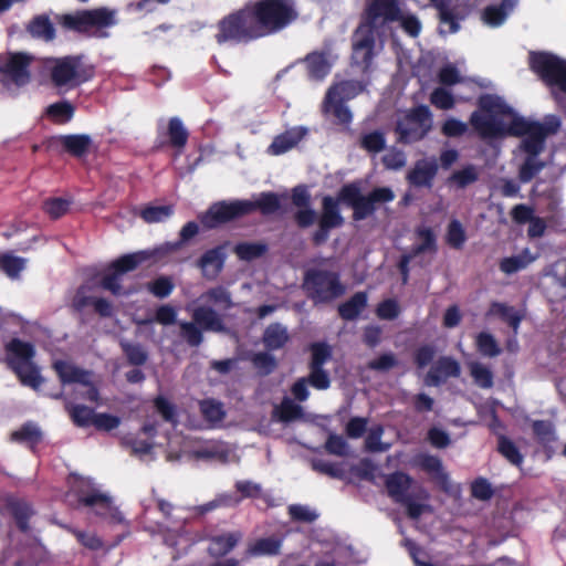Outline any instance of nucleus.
Masks as SVG:
<instances>
[{
	"label": "nucleus",
	"mask_w": 566,
	"mask_h": 566,
	"mask_svg": "<svg viewBox=\"0 0 566 566\" xmlns=\"http://www.w3.org/2000/svg\"><path fill=\"white\" fill-rule=\"evenodd\" d=\"M395 192L389 187H376L367 195H363L359 184L344 185L337 198L325 196L322 199V212L317 218L316 211L311 207V193L306 185L292 188V203L298 208L293 219L300 229H306L317 221V229L312 233L311 240L315 247L327 242L333 229L340 228L345 220L340 213L339 203L352 208L353 219L361 221L371 217L380 205L394 201Z\"/></svg>",
	"instance_id": "f257e3e1"
},
{
	"label": "nucleus",
	"mask_w": 566,
	"mask_h": 566,
	"mask_svg": "<svg viewBox=\"0 0 566 566\" xmlns=\"http://www.w3.org/2000/svg\"><path fill=\"white\" fill-rule=\"evenodd\" d=\"M312 470L346 483L371 482L385 488L388 495L403 505L410 518L417 520L430 512L429 494L421 486L413 485L411 478L402 472L386 473L377 462H311Z\"/></svg>",
	"instance_id": "f03ea898"
},
{
	"label": "nucleus",
	"mask_w": 566,
	"mask_h": 566,
	"mask_svg": "<svg viewBox=\"0 0 566 566\" xmlns=\"http://www.w3.org/2000/svg\"><path fill=\"white\" fill-rule=\"evenodd\" d=\"M401 19V8L398 0H371L363 20L352 36V60L364 73L370 71L376 55V33L378 21L381 24L398 22Z\"/></svg>",
	"instance_id": "7ed1b4c3"
},
{
	"label": "nucleus",
	"mask_w": 566,
	"mask_h": 566,
	"mask_svg": "<svg viewBox=\"0 0 566 566\" xmlns=\"http://www.w3.org/2000/svg\"><path fill=\"white\" fill-rule=\"evenodd\" d=\"M478 106L470 116V124L482 138L503 135L525 136L534 122L518 115L499 96L484 94L479 97Z\"/></svg>",
	"instance_id": "20e7f679"
},
{
	"label": "nucleus",
	"mask_w": 566,
	"mask_h": 566,
	"mask_svg": "<svg viewBox=\"0 0 566 566\" xmlns=\"http://www.w3.org/2000/svg\"><path fill=\"white\" fill-rule=\"evenodd\" d=\"M66 501L76 507H91L93 512L113 524H124L125 517L113 504L111 495L104 492L91 478L72 474Z\"/></svg>",
	"instance_id": "39448f33"
},
{
	"label": "nucleus",
	"mask_w": 566,
	"mask_h": 566,
	"mask_svg": "<svg viewBox=\"0 0 566 566\" xmlns=\"http://www.w3.org/2000/svg\"><path fill=\"white\" fill-rule=\"evenodd\" d=\"M250 7L261 38L277 33L297 18L290 0H258Z\"/></svg>",
	"instance_id": "423d86ee"
},
{
	"label": "nucleus",
	"mask_w": 566,
	"mask_h": 566,
	"mask_svg": "<svg viewBox=\"0 0 566 566\" xmlns=\"http://www.w3.org/2000/svg\"><path fill=\"white\" fill-rule=\"evenodd\" d=\"M218 44L249 43L261 39L250 4L223 17L217 24Z\"/></svg>",
	"instance_id": "0eeeda50"
},
{
	"label": "nucleus",
	"mask_w": 566,
	"mask_h": 566,
	"mask_svg": "<svg viewBox=\"0 0 566 566\" xmlns=\"http://www.w3.org/2000/svg\"><path fill=\"white\" fill-rule=\"evenodd\" d=\"M303 289L314 304L331 303L345 293L339 274L322 269H311L305 272Z\"/></svg>",
	"instance_id": "6e6552de"
},
{
	"label": "nucleus",
	"mask_w": 566,
	"mask_h": 566,
	"mask_svg": "<svg viewBox=\"0 0 566 566\" xmlns=\"http://www.w3.org/2000/svg\"><path fill=\"white\" fill-rule=\"evenodd\" d=\"M192 322L179 323L180 336L190 347H199L203 342V331L221 333L226 331L222 316L211 306H198L192 312Z\"/></svg>",
	"instance_id": "1a4fd4ad"
},
{
	"label": "nucleus",
	"mask_w": 566,
	"mask_h": 566,
	"mask_svg": "<svg viewBox=\"0 0 566 566\" xmlns=\"http://www.w3.org/2000/svg\"><path fill=\"white\" fill-rule=\"evenodd\" d=\"M94 66L83 65L80 56L57 59L50 70L51 82L56 88L74 90L93 78Z\"/></svg>",
	"instance_id": "9d476101"
},
{
	"label": "nucleus",
	"mask_w": 566,
	"mask_h": 566,
	"mask_svg": "<svg viewBox=\"0 0 566 566\" xmlns=\"http://www.w3.org/2000/svg\"><path fill=\"white\" fill-rule=\"evenodd\" d=\"M154 253L149 251H137L119 256L113 261L106 272L99 280V286L111 292L115 296L132 294V291H124L120 284L122 276L130 271L136 270L140 264L153 258Z\"/></svg>",
	"instance_id": "9b49d317"
},
{
	"label": "nucleus",
	"mask_w": 566,
	"mask_h": 566,
	"mask_svg": "<svg viewBox=\"0 0 566 566\" xmlns=\"http://www.w3.org/2000/svg\"><path fill=\"white\" fill-rule=\"evenodd\" d=\"M432 129V113L428 105L421 104L410 108L396 123L395 132L401 144L422 140Z\"/></svg>",
	"instance_id": "f8f14e48"
},
{
	"label": "nucleus",
	"mask_w": 566,
	"mask_h": 566,
	"mask_svg": "<svg viewBox=\"0 0 566 566\" xmlns=\"http://www.w3.org/2000/svg\"><path fill=\"white\" fill-rule=\"evenodd\" d=\"M115 12L107 8L81 10L60 17L63 28L78 33H88L92 29H104L115 24Z\"/></svg>",
	"instance_id": "ddd939ff"
},
{
	"label": "nucleus",
	"mask_w": 566,
	"mask_h": 566,
	"mask_svg": "<svg viewBox=\"0 0 566 566\" xmlns=\"http://www.w3.org/2000/svg\"><path fill=\"white\" fill-rule=\"evenodd\" d=\"M530 67L547 86L558 88L566 73V60L549 52H532Z\"/></svg>",
	"instance_id": "4468645a"
},
{
	"label": "nucleus",
	"mask_w": 566,
	"mask_h": 566,
	"mask_svg": "<svg viewBox=\"0 0 566 566\" xmlns=\"http://www.w3.org/2000/svg\"><path fill=\"white\" fill-rule=\"evenodd\" d=\"M248 207L244 200L216 202L200 216V222L205 228L213 229L222 223L248 216Z\"/></svg>",
	"instance_id": "2eb2a0df"
},
{
	"label": "nucleus",
	"mask_w": 566,
	"mask_h": 566,
	"mask_svg": "<svg viewBox=\"0 0 566 566\" xmlns=\"http://www.w3.org/2000/svg\"><path fill=\"white\" fill-rule=\"evenodd\" d=\"M46 145L49 149L61 147L70 156L82 158L90 153L93 139L87 134L59 135L48 139Z\"/></svg>",
	"instance_id": "dca6fc26"
},
{
	"label": "nucleus",
	"mask_w": 566,
	"mask_h": 566,
	"mask_svg": "<svg viewBox=\"0 0 566 566\" xmlns=\"http://www.w3.org/2000/svg\"><path fill=\"white\" fill-rule=\"evenodd\" d=\"M461 374L460 364L452 357L442 356L429 369L424 382L428 386H440L448 378H457Z\"/></svg>",
	"instance_id": "f3484780"
},
{
	"label": "nucleus",
	"mask_w": 566,
	"mask_h": 566,
	"mask_svg": "<svg viewBox=\"0 0 566 566\" xmlns=\"http://www.w3.org/2000/svg\"><path fill=\"white\" fill-rule=\"evenodd\" d=\"M226 244L207 250L197 261V266L208 280H214L223 270L226 262Z\"/></svg>",
	"instance_id": "a211bd4d"
},
{
	"label": "nucleus",
	"mask_w": 566,
	"mask_h": 566,
	"mask_svg": "<svg viewBox=\"0 0 566 566\" xmlns=\"http://www.w3.org/2000/svg\"><path fill=\"white\" fill-rule=\"evenodd\" d=\"M439 166L434 159H419L407 174V180L417 188H431L438 174Z\"/></svg>",
	"instance_id": "6ab92c4d"
},
{
	"label": "nucleus",
	"mask_w": 566,
	"mask_h": 566,
	"mask_svg": "<svg viewBox=\"0 0 566 566\" xmlns=\"http://www.w3.org/2000/svg\"><path fill=\"white\" fill-rule=\"evenodd\" d=\"M30 59L23 53L12 54L7 63L0 66V73L8 76L14 84L22 86L30 81Z\"/></svg>",
	"instance_id": "aec40b11"
},
{
	"label": "nucleus",
	"mask_w": 566,
	"mask_h": 566,
	"mask_svg": "<svg viewBox=\"0 0 566 566\" xmlns=\"http://www.w3.org/2000/svg\"><path fill=\"white\" fill-rule=\"evenodd\" d=\"M307 128L302 126L292 127L284 133L275 136L266 149L272 156L283 155L294 147L306 136Z\"/></svg>",
	"instance_id": "412c9836"
},
{
	"label": "nucleus",
	"mask_w": 566,
	"mask_h": 566,
	"mask_svg": "<svg viewBox=\"0 0 566 566\" xmlns=\"http://www.w3.org/2000/svg\"><path fill=\"white\" fill-rule=\"evenodd\" d=\"M4 350L7 356V364L10 368L32 360L35 355L33 344L21 340L17 337L10 339L4 345Z\"/></svg>",
	"instance_id": "4be33fe9"
},
{
	"label": "nucleus",
	"mask_w": 566,
	"mask_h": 566,
	"mask_svg": "<svg viewBox=\"0 0 566 566\" xmlns=\"http://www.w3.org/2000/svg\"><path fill=\"white\" fill-rule=\"evenodd\" d=\"M322 113L333 115L339 125L348 126L353 120L349 107L340 98H335L334 90H327L322 103Z\"/></svg>",
	"instance_id": "5701e85b"
},
{
	"label": "nucleus",
	"mask_w": 566,
	"mask_h": 566,
	"mask_svg": "<svg viewBox=\"0 0 566 566\" xmlns=\"http://www.w3.org/2000/svg\"><path fill=\"white\" fill-rule=\"evenodd\" d=\"M158 136L167 137V142H160L159 146L168 145L180 150L187 145L189 132L179 117H171L168 120L166 130L164 133L158 130Z\"/></svg>",
	"instance_id": "b1692460"
},
{
	"label": "nucleus",
	"mask_w": 566,
	"mask_h": 566,
	"mask_svg": "<svg viewBox=\"0 0 566 566\" xmlns=\"http://www.w3.org/2000/svg\"><path fill=\"white\" fill-rule=\"evenodd\" d=\"M303 62L310 80L322 81L331 73L332 63L326 52L313 51L303 59Z\"/></svg>",
	"instance_id": "393cba45"
},
{
	"label": "nucleus",
	"mask_w": 566,
	"mask_h": 566,
	"mask_svg": "<svg viewBox=\"0 0 566 566\" xmlns=\"http://www.w3.org/2000/svg\"><path fill=\"white\" fill-rule=\"evenodd\" d=\"M242 539L241 532H230L209 539L208 553L212 557H223L228 555Z\"/></svg>",
	"instance_id": "a878e982"
},
{
	"label": "nucleus",
	"mask_w": 566,
	"mask_h": 566,
	"mask_svg": "<svg viewBox=\"0 0 566 566\" xmlns=\"http://www.w3.org/2000/svg\"><path fill=\"white\" fill-rule=\"evenodd\" d=\"M290 342L287 328L281 323H271L262 335L264 347L272 352L282 349Z\"/></svg>",
	"instance_id": "bb28decb"
},
{
	"label": "nucleus",
	"mask_w": 566,
	"mask_h": 566,
	"mask_svg": "<svg viewBox=\"0 0 566 566\" xmlns=\"http://www.w3.org/2000/svg\"><path fill=\"white\" fill-rule=\"evenodd\" d=\"M282 543L283 538L277 536L259 538L249 544L245 554L248 557L276 556L281 552Z\"/></svg>",
	"instance_id": "cd10ccee"
},
{
	"label": "nucleus",
	"mask_w": 566,
	"mask_h": 566,
	"mask_svg": "<svg viewBox=\"0 0 566 566\" xmlns=\"http://www.w3.org/2000/svg\"><path fill=\"white\" fill-rule=\"evenodd\" d=\"M249 207L248 214L260 211L263 216L273 214L281 209L280 196L273 191L261 192L254 201L244 200Z\"/></svg>",
	"instance_id": "c85d7f7f"
},
{
	"label": "nucleus",
	"mask_w": 566,
	"mask_h": 566,
	"mask_svg": "<svg viewBox=\"0 0 566 566\" xmlns=\"http://www.w3.org/2000/svg\"><path fill=\"white\" fill-rule=\"evenodd\" d=\"M368 295L366 292H356L346 302L339 304L338 315L345 321H355L367 307Z\"/></svg>",
	"instance_id": "c756f323"
},
{
	"label": "nucleus",
	"mask_w": 566,
	"mask_h": 566,
	"mask_svg": "<svg viewBox=\"0 0 566 566\" xmlns=\"http://www.w3.org/2000/svg\"><path fill=\"white\" fill-rule=\"evenodd\" d=\"M62 384H88L90 373L66 361L57 360L53 365Z\"/></svg>",
	"instance_id": "7c9ffc66"
},
{
	"label": "nucleus",
	"mask_w": 566,
	"mask_h": 566,
	"mask_svg": "<svg viewBox=\"0 0 566 566\" xmlns=\"http://www.w3.org/2000/svg\"><path fill=\"white\" fill-rule=\"evenodd\" d=\"M515 6V0H502L497 6H488L482 13L483 21L491 27H500Z\"/></svg>",
	"instance_id": "2f4dec72"
},
{
	"label": "nucleus",
	"mask_w": 566,
	"mask_h": 566,
	"mask_svg": "<svg viewBox=\"0 0 566 566\" xmlns=\"http://www.w3.org/2000/svg\"><path fill=\"white\" fill-rule=\"evenodd\" d=\"M11 369L23 386L38 390L43 382L40 370L32 360L14 366Z\"/></svg>",
	"instance_id": "473e14b6"
},
{
	"label": "nucleus",
	"mask_w": 566,
	"mask_h": 566,
	"mask_svg": "<svg viewBox=\"0 0 566 566\" xmlns=\"http://www.w3.org/2000/svg\"><path fill=\"white\" fill-rule=\"evenodd\" d=\"M28 32L36 39L44 41H52L55 39V28L51 22L49 15H35L27 27Z\"/></svg>",
	"instance_id": "72a5a7b5"
},
{
	"label": "nucleus",
	"mask_w": 566,
	"mask_h": 566,
	"mask_svg": "<svg viewBox=\"0 0 566 566\" xmlns=\"http://www.w3.org/2000/svg\"><path fill=\"white\" fill-rule=\"evenodd\" d=\"M439 11V19L441 23L449 24L450 33H455L460 30L459 20L464 15L458 10L457 7H451L446 0H430Z\"/></svg>",
	"instance_id": "f704fd0d"
},
{
	"label": "nucleus",
	"mask_w": 566,
	"mask_h": 566,
	"mask_svg": "<svg viewBox=\"0 0 566 566\" xmlns=\"http://www.w3.org/2000/svg\"><path fill=\"white\" fill-rule=\"evenodd\" d=\"M65 410L69 413L72 422L78 428H88L93 426L95 415L93 408L85 405H76L72 402L65 403Z\"/></svg>",
	"instance_id": "c9c22d12"
},
{
	"label": "nucleus",
	"mask_w": 566,
	"mask_h": 566,
	"mask_svg": "<svg viewBox=\"0 0 566 566\" xmlns=\"http://www.w3.org/2000/svg\"><path fill=\"white\" fill-rule=\"evenodd\" d=\"M416 235L421 242L411 248L412 255L418 256L427 252L436 253L438 251L437 235L431 228L418 227Z\"/></svg>",
	"instance_id": "e433bc0d"
},
{
	"label": "nucleus",
	"mask_w": 566,
	"mask_h": 566,
	"mask_svg": "<svg viewBox=\"0 0 566 566\" xmlns=\"http://www.w3.org/2000/svg\"><path fill=\"white\" fill-rule=\"evenodd\" d=\"M119 346L129 365L143 366L147 363L149 355L142 344L122 339Z\"/></svg>",
	"instance_id": "4c0bfd02"
},
{
	"label": "nucleus",
	"mask_w": 566,
	"mask_h": 566,
	"mask_svg": "<svg viewBox=\"0 0 566 566\" xmlns=\"http://www.w3.org/2000/svg\"><path fill=\"white\" fill-rule=\"evenodd\" d=\"M269 250L264 242H239L234 245L233 252L242 261H253L263 256Z\"/></svg>",
	"instance_id": "58836bf2"
},
{
	"label": "nucleus",
	"mask_w": 566,
	"mask_h": 566,
	"mask_svg": "<svg viewBox=\"0 0 566 566\" xmlns=\"http://www.w3.org/2000/svg\"><path fill=\"white\" fill-rule=\"evenodd\" d=\"M6 502L7 509L17 520V523L21 531H28V520L33 514V510L31 509V506L27 502L17 500L14 497H8Z\"/></svg>",
	"instance_id": "ea45409f"
},
{
	"label": "nucleus",
	"mask_w": 566,
	"mask_h": 566,
	"mask_svg": "<svg viewBox=\"0 0 566 566\" xmlns=\"http://www.w3.org/2000/svg\"><path fill=\"white\" fill-rule=\"evenodd\" d=\"M75 113V107L69 101H61L49 105L45 115L55 124L69 123Z\"/></svg>",
	"instance_id": "a19ab883"
},
{
	"label": "nucleus",
	"mask_w": 566,
	"mask_h": 566,
	"mask_svg": "<svg viewBox=\"0 0 566 566\" xmlns=\"http://www.w3.org/2000/svg\"><path fill=\"white\" fill-rule=\"evenodd\" d=\"M479 179V172L473 165H468L462 169L454 170L447 179L448 186H455L459 189H464L474 184Z\"/></svg>",
	"instance_id": "79ce46f5"
},
{
	"label": "nucleus",
	"mask_w": 566,
	"mask_h": 566,
	"mask_svg": "<svg viewBox=\"0 0 566 566\" xmlns=\"http://www.w3.org/2000/svg\"><path fill=\"white\" fill-rule=\"evenodd\" d=\"M177 319V311L174 306L169 304H163L157 307L155 312V317H147L137 321L138 325H150L153 323H158L161 325H172Z\"/></svg>",
	"instance_id": "37998d69"
},
{
	"label": "nucleus",
	"mask_w": 566,
	"mask_h": 566,
	"mask_svg": "<svg viewBox=\"0 0 566 566\" xmlns=\"http://www.w3.org/2000/svg\"><path fill=\"white\" fill-rule=\"evenodd\" d=\"M123 442L130 449V454L134 457L149 454L155 446L154 441H150L140 433L126 436Z\"/></svg>",
	"instance_id": "c03bdc74"
},
{
	"label": "nucleus",
	"mask_w": 566,
	"mask_h": 566,
	"mask_svg": "<svg viewBox=\"0 0 566 566\" xmlns=\"http://www.w3.org/2000/svg\"><path fill=\"white\" fill-rule=\"evenodd\" d=\"M421 468L442 490H451L449 475L441 462H421Z\"/></svg>",
	"instance_id": "a18cd8bd"
},
{
	"label": "nucleus",
	"mask_w": 566,
	"mask_h": 566,
	"mask_svg": "<svg viewBox=\"0 0 566 566\" xmlns=\"http://www.w3.org/2000/svg\"><path fill=\"white\" fill-rule=\"evenodd\" d=\"M364 85L358 81H342L333 84L328 90H334L335 98H340L343 102L356 97L364 91Z\"/></svg>",
	"instance_id": "49530a36"
},
{
	"label": "nucleus",
	"mask_w": 566,
	"mask_h": 566,
	"mask_svg": "<svg viewBox=\"0 0 566 566\" xmlns=\"http://www.w3.org/2000/svg\"><path fill=\"white\" fill-rule=\"evenodd\" d=\"M24 268L25 260L23 258L15 256L11 253L0 254V271L6 273L9 277H19Z\"/></svg>",
	"instance_id": "de8ad7c7"
},
{
	"label": "nucleus",
	"mask_w": 566,
	"mask_h": 566,
	"mask_svg": "<svg viewBox=\"0 0 566 566\" xmlns=\"http://www.w3.org/2000/svg\"><path fill=\"white\" fill-rule=\"evenodd\" d=\"M174 214V207L166 206H146L140 211L142 219L147 223L163 222Z\"/></svg>",
	"instance_id": "09e8293b"
},
{
	"label": "nucleus",
	"mask_w": 566,
	"mask_h": 566,
	"mask_svg": "<svg viewBox=\"0 0 566 566\" xmlns=\"http://www.w3.org/2000/svg\"><path fill=\"white\" fill-rule=\"evenodd\" d=\"M311 360L308 366L324 367L332 359L333 350L326 342H315L310 345Z\"/></svg>",
	"instance_id": "8fccbe9b"
},
{
	"label": "nucleus",
	"mask_w": 566,
	"mask_h": 566,
	"mask_svg": "<svg viewBox=\"0 0 566 566\" xmlns=\"http://www.w3.org/2000/svg\"><path fill=\"white\" fill-rule=\"evenodd\" d=\"M446 241L448 245L455 250H461L467 241V233L462 223L453 219L447 228Z\"/></svg>",
	"instance_id": "3c124183"
},
{
	"label": "nucleus",
	"mask_w": 566,
	"mask_h": 566,
	"mask_svg": "<svg viewBox=\"0 0 566 566\" xmlns=\"http://www.w3.org/2000/svg\"><path fill=\"white\" fill-rule=\"evenodd\" d=\"M11 439L17 442L35 446L41 442L42 434L35 424L25 423L19 430L11 433Z\"/></svg>",
	"instance_id": "603ef678"
},
{
	"label": "nucleus",
	"mask_w": 566,
	"mask_h": 566,
	"mask_svg": "<svg viewBox=\"0 0 566 566\" xmlns=\"http://www.w3.org/2000/svg\"><path fill=\"white\" fill-rule=\"evenodd\" d=\"M470 375L480 388H491L494 384L493 373L490 368L479 361L469 364Z\"/></svg>",
	"instance_id": "864d4df0"
},
{
	"label": "nucleus",
	"mask_w": 566,
	"mask_h": 566,
	"mask_svg": "<svg viewBox=\"0 0 566 566\" xmlns=\"http://www.w3.org/2000/svg\"><path fill=\"white\" fill-rule=\"evenodd\" d=\"M545 167V163L537 159V156H526L518 170V179L523 184L530 182Z\"/></svg>",
	"instance_id": "5fc2aeb1"
},
{
	"label": "nucleus",
	"mask_w": 566,
	"mask_h": 566,
	"mask_svg": "<svg viewBox=\"0 0 566 566\" xmlns=\"http://www.w3.org/2000/svg\"><path fill=\"white\" fill-rule=\"evenodd\" d=\"M201 298L207 300L223 310H229L233 305L230 292L221 285L209 289L201 295Z\"/></svg>",
	"instance_id": "6e6d98bb"
},
{
	"label": "nucleus",
	"mask_w": 566,
	"mask_h": 566,
	"mask_svg": "<svg viewBox=\"0 0 566 566\" xmlns=\"http://www.w3.org/2000/svg\"><path fill=\"white\" fill-rule=\"evenodd\" d=\"M406 546L417 566H447V560L432 559L422 547L411 541H407Z\"/></svg>",
	"instance_id": "4d7b16f0"
},
{
	"label": "nucleus",
	"mask_w": 566,
	"mask_h": 566,
	"mask_svg": "<svg viewBox=\"0 0 566 566\" xmlns=\"http://www.w3.org/2000/svg\"><path fill=\"white\" fill-rule=\"evenodd\" d=\"M475 345L480 354L488 357H495L500 355L501 348L494 336L488 332L478 334Z\"/></svg>",
	"instance_id": "13d9d810"
},
{
	"label": "nucleus",
	"mask_w": 566,
	"mask_h": 566,
	"mask_svg": "<svg viewBox=\"0 0 566 566\" xmlns=\"http://www.w3.org/2000/svg\"><path fill=\"white\" fill-rule=\"evenodd\" d=\"M71 201L63 198H49L43 201V211L53 220H56L70 210Z\"/></svg>",
	"instance_id": "bf43d9fd"
},
{
	"label": "nucleus",
	"mask_w": 566,
	"mask_h": 566,
	"mask_svg": "<svg viewBox=\"0 0 566 566\" xmlns=\"http://www.w3.org/2000/svg\"><path fill=\"white\" fill-rule=\"evenodd\" d=\"M430 103L438 109L449 111L455 105L453 94L444 87H436L430 94Z\"/></svg>",
	"instance_id": "052dcab7"
},
{
	"label": "nucleus",
	"mask_w": 566,
	"mask_h": 566,
	"mask_svg": "<svg viewBox=\"0 0 566 566\" xmlns=\"http://www.w3.org/2000/svg\"><path fill=\"white\" fill-rule=\"evenodd\" d=\"M154 408L169 423H177V409L166 397L159 395L153 400Z\"/></svg>",
	"instance_id": "680f3d73"
},
{
	"label": "nucleus",
	"mask_w": 566,
	"mask_h": 566,
	"mask_svg": "<svg viewBox=\"0 0 566 566\" xmlns=\"http://www.w3.org/2000/svg\"><path fill=\"white\" fill-rule=\"evenodd\" d=\"M310 374L305 377L310 385L317 390H326L331 386V378L324 367L308 366Z\"/></svg>",
	"instance_id": "e2e57ef3"
},
{
	"label": "nucleus",
	"mask_w": 566,
	"mask_h": 566,
	"mask_svg": "<svg viewBox=\"0 0 566 566\" xmlns=\"http://www.w3.org/2000/svg\"><path fill=\"white\" fill-rule=\"evenodd\" d=\"M302 407L289 398H285L277 408V415L281 421L290 422L302 417Z\"/></svg>",
	"instance_id": "0e129e2a"
},
{
	"label": "nucleus",
	"mask_w": 566,
	"mask_h": 566,
	"mask_svg": "<svg viewBox=\"0 0 566 566\" xmlns=\"http://www.w3.org/2000/svg\"><path fill=\"white\" fill-rule=\"evenodd\" d=\"M534 436L541 443L547 444L556 440L553 424L545 420H535L532 423Z\"/></svg>",
	"instance_id": "69168bd1"
},
{
	"label": "nucleus",
	"mask_w": 566,
	"mask_h": 566,
	"mask_svg": "<svg viewBox=\"0 0 566 566\" xmlns=\"http://www.w3.org/2000/svg\"><path fill=\"white\" fill-rule=\"evenodd\" d=\"M251 361L258 370L262 371L263 375L271 374L277 366L275 357L268 352L253 354Z\"/></svg>",
	"instance_id": "338daca9"
},
{
	"label": "nucleus",
	"mask_w": 566,
	"mask_h": 566,
	"mask_svg": "<svg viewBox=\"0 0 566 566\" xmlns=\"http://www.w3.org/2000/svg\"><path fill=\"white\" fill-rule=\"evenodd\" d=\"M148 291L156 297L165 298L169 296L174 290V283L168 276H159L147 284Z\"/></svg>",
	"instance_id": "774afa93"
}]
</instances>
